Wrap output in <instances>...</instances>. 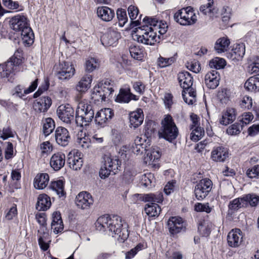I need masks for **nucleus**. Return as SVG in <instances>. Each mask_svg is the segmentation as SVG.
<instances>
[{"label": "nucleus", "instance_id": "f257e3e1", "mask_svg": "<svg viewBox=\"0 0 259 259\" xmlns=\"http://www.w3.org/2000/svg\"><path fill=\"white\" fill-rule=\"evenodd\" d=\"M95 225L96 230L99 231L105 232L108 230L113 237H117L121 242H124L129 236L127 223L117 215H101L98 218Z\"/></svg>", "mask_w": 259, "mask_h": 259}, {"label": "nucleus", "instance_id": "f03ea898", "mask_svg": "<svg viewBox=\"0 0 259 259\" xmlns=\"http://www.w3.org/2000/svg\"><path fill=\"white\" fill-rule=\"evenodd\" d=\"M144 24L141 27L144 31L141 34L137 35V41L145 45L153 46L160 41V36L157 35L165 34L168 29V25L165 21L159 20L156 17L146 16L143 19Z\"/></svg>", "mask_w": 259, "mask_h": 259}, {"label": "nucleus", "instance_id": "7ed1b4c3", "mask_svg": "<svg viewBox=\"0 0 259 259\" xmlns=\"http://www.w3.org/2000/svg\"><path fill=\"white\" fill-rule=\"evenodd\" d=\"M11 28L18 34H20L25 46H30L34 42V34L29 26L27 18L23 15H18L10 21Z\"/></svg>", "mask_w": 259, "mask_h": 259}, {"label": "nucleus", "instance_id": "20e7f679", "mask_svg": "<svg viewBox=\"0 0 259 259\" xmlns=\"http://www.w3.org/2000/svg\"><path fill=\"white\" fill-rule=\"evenodd\" d=\"M23 59V51L17 49L9 60L0 64V78L7 82H14L15 79V71L17 67L22 64Z\"/></svg>", "mask_w": 259, "mask_h": 259}, {"label": "nucleus", "instance_id": "39448f33", "mask_svg": "<svg viewBox=\"0 0 259 259\" xmlns=\"http://www.w3.org/2000/svg\"><path fill=\"white\" fill-rule=\"evenodd\" d=\"M94 107L90 102H79L75 112V121L77 126L87 125L94 118Z\"/></svg>", "mask_w": 259, "mask_h": 259}, {"label": "nucleus", "instance_id": "423d86ee", "mask_svg": "<svg viewBox=\"0 0 259 259\" xmlns=\"http://www.w3.org/2000/svg\"><path fill=\"white\" fill-rule=\"evenodd\" d=\"M143 200L149 202L145 206V211L149 218H155L159 216L161 209L157 203H161L163 201V195L161 192L156 193L144 194Z\"/></svg>", "mask_w": 259, "mask_h": 259}, {"label": "nucleus", "instance_id": "0eeeda50", "mask_svg": "<svg viewBox=\"0 0 259 259\" xmlns=\"http://www.w3.org/2000/svg\"><path fill=\"white\" fill-rule=\"evenodd\" d=\"M161 124L160 131L159 132L160 137L170 142L177 139L179 135V130L170 114L165 115Z\"/></svg>", "mask_w": 259, "mask_h": 259}, {"label": "nucleus", "instance_id": "6e6552de", "mask_svg": "<svg viewBox=\"0 0 259 259\" xmlns=\"http://www.w3.org/2000/svg\"><path fill=\"white\" fill-rule=\"evenodd\" d=\"M104 159V165L101 167L99 171L100 176L102 179L108 177L112 172L113 175L116 174L121 165V161L116 156L106 155Z\"/></svg>", "mask_w": 259, "mask_h": 259}, {"label": "nucleus", "instance_id": "1a4fd4ad", "mask_svg": "<svg viewBox=\"0 0 259 259\" xmlns=\"http://www.w3.org/2000/svg\"><path fill=\"white\" fill-rule=\"evenodd\" d=\"M175 21L181 25H191L196 22L197 16L191 6L183 8L174 15Z\"/></svg>", "mask_w": 259, "mask_h": 259}, {"label": "nucleus", "instance_id": "9d476101", "mask_svg": "<svg viewBox=\"0 0 259 259\" xmlns=\"http://www.w3.org/2000/svg\"><path fill=\"white\" fill-rule=\"evenodd\" d=\"M121 37L120 33L117 29L109 27L100 38L101 44L105 47H115L118 44V40Z\"/></svg>", "mask_w": 259, "mask_h": 259}, {"label": "nucleus", "instance_id": "9b49d317", "mask_svg": "<svg viewBox=\"0 0 259 259\" xmlns=\"http://www.w3.org/2000/svg\"><path fill=\"white\" fill-rule=\"evenodd\" d=\"M212 187V181L208 178L202 179L195 185L194 193L198 200L204 199L211 191Z\"/></svg>", "mask_w": 259, "mask_h": 259}, {"label": "nucleus", "instance_id": "f8f14e48", "mask_svg": "<svg viewBox=\"0 0 259 259\" xmlns=\"http://www.w3.org/2000/svg\"><path fill=\"white\" fill-rule=\"evenodd\" d=\"M74 65L68 62H60L56 67V75L59 79L68 80L75 74Z\"/></svg>", "mask_w": 259, "mask_h": 259}, {"label": "nucleus", "instance_id": "ddd939ff", "mask_svg": "<svg viewBox=\"0 0 259 259\" xmlns=\"http://www.w3.org/2000/svg\"><path fill=\"white\" fill-rule=\"evenodd\" d=\"M167 227L170 236L174 237L181 232L186 231V223L180 217H171L168 220Z\"/></svg>", "mask_w": 259, "mask_h": 259}, {"label": "nucleus", "instance_id": "4468645a", "mask_svg": "<svg viewBox=\"0 0 259 259\" xmlns=\"http://www.w3.org/2000/svg\"><path fill=\"white\" fill-rule=\"evenodd\" d=\"M57 114L59 118L66 123H71L74 120V110L69 104L60 105L57 109Z\"/></svg>", "mask_w": 259, "mask_h": 259}, {"label": "nucleus", "instance_id": "2eb2a0df", "mask_svg": "<svg viewBox=\"0 0 259 259\" xmlns=\"http://www.w3.org/2000/svg\"><path fill=\"white\" fill-rule=\"evenodd\" d=\"M94 203L91 194L86 191L80 192L76 197L75 203L78 208L89 209Z\"/></svg>", "mask_w": 259, "mask_h": 259}, {"label": "nucleus", "instance_id": "dca6fc26", "mask_svg": "<svg viewBox=\"0 0 259 259\" xmlns=\"http://www.w3.org/2000/svg\"><path fill=\"white\" fill-rule=\"evenodd\" d=\"M55 138L57 144L62 147L68 145L71 136L68 130L64 127L58 126L55 131Z\"/></svg>", "mask_w": 259, "mask_h": 259}, {"label": "nucleus", "instance_id": "f3484780", "mask_svg": "<svg viewBox=\"0 0 259 259\" xmlns=\"http://www.w3.org/2000/svg\"><path fill=\"white\" fill-rule=\"evenodd\" d=\"M243 233L238 228L232 229L227 236V243L231 247H239L243 241Z\"/></svg>", "mask_w": 259, "mask_h": 259}, {"label": "nucleus", "instance_id": "a211bd4d", "mask_svg": "<svg viewBox=\"0 0 259 259\" xmlns=\"http://www.w3.org/2000/svg\"><path fill=\"white\" fill-rule=\"evenodd\" d=\"M114 116L113 109L109 108L102 109L98 111L95 116L96 123L101 126H104Z\"/></svg>", "mask_w": 259, "mask_h": 259}, {"label": "nucleus", "instance_id": "6ab92c4d", "mask_svg": "<svg viewBox=\"0 0 259 259\" xmlns=\"http://www.w3.org/2000/svg\"><path fill=\"white\" fill-rule=\"evenodd\" d=\"M245 53V46L244 43H236L233 45L231 50L227 54L228 58L232 60H241Z\"/></svg>", "mask_w": 259, "mask_h": 259}, {"label": "nucleus", "instance_id": "aec40b11", "mask_svg": "<svg viewBox=\"0 0 259 259\" xmlns=\"http://www.w3.org/2000/svg\"><path fill=\"white\" fill-rule=\"evenodd\" d=\"M52 104V101L50 97L42 96L34 102L33 108L36 112L45 113L48 111Z\"/></svg>", "mask_w": 259, "mask_h": 259}, {"label": "nucleus", "instance_id": "412c9836", "mask_svg": "<svg viewBox=\"0 0 259 259\" xmlns=\"http://www.w3.org/2000/svg\"><path fill=\"white\" fill-rule=\"evenodd\" d=\"M65 162V154L62 152H57L52 155L50 159V164L53 170L58 171L64 167Z\"/></svg>", "mask_w": 259, "mask_h": 259}, {"label": "nucleus", "instance_id": "4be33fe9", "mask_svg": "<svg viewBox=\"0 0 259 259\" xmlns=\"http://www.w3.org/2000/svg\"><path fill=\"white\" fill-rule=\"evenodd\" d=\"M81 153L79 152H70L67 160L69 167L75 170H80L83 163V160L80 157Z\"/></svg>", "mask_w": 259, "mask_h": 259}, {"label": "nucleus", "instance_id": "5701e85b", "mask_svg": "<svg viewBox=\"0 0 259 259\" xmlns=\"http://www.w3.org/2000/svg\"><path fill=\"white\" fill-rule=\"evenodd\" d=\"M220 80L219 72L216 70H212L205 75L204 82L208 88L214 89L219 85Z\"/></svg>", "mask_w": 259, "mask_h": 259}, {"label": "nucleus", "instance_id": "b1692460", "mask_svg": "<svg viewBox=\"0 0 259 259\" xmlns=\"http://www.w3.org/2000/svg\"><path fill=\"white\" fill-rule=\"evenodd\" d=\"M97 15L103 21L108 22L115 17L114 10L107 6H100L97 9Z\"/></svg>", "mask_w": 259, "mask_h": 259}, {"label": "nucleus", "instance_id": "393cba45", "mask_svg": "<svg viewBox=\"0 0 259 259\" xmlns=\"http://www.w3.org/2000/svg\"><path fill=\"white\" fill-rule=\"evenodd\" d=\"M130 126L134 128L141 125L144 120V113L143 110L138 108L136 111L131 112L129 114Z\"/></svg>", "mask_w": 259, "mask_h": 259}, {"label": "nucleus", "instance_id": "a878e982", "mask_svg": "<svg viewBox=\"0 0 259 259\" xmlns=\"http://www.w3.org/2000/svg\"><path fill=\"white\" fill-rule=\"evenodd\" d=\"M228 157L227 148L222 146L214 147L211 153L212 160L217 162H224Z\"/></svg>", "mask_w": 259, "mask_h": 259}, {"label": "nucleus", "instance_id": "bb28decb", "mask_svg": "<svg viewBox=\"0 0 259 259\" xmlns=\"http://www.w3.org/2000/svg\"><path fill=\"white\" fill-rule=\"evenodd\" d=\"M178 79L181 87L183 89H188L192 86L193 77L187 71H182L179 72L178 74Z\"/></svg>", "mask_w": 259, "mask_h": 259}, {"label": "nucleus", "instance_id": "cd10ccee", "mask_svg": "<svg viewBox=\"0 0 259 259\" xmlns=\"http://www.w3.org/2000/svg\"><path fill=\"white\" fill-rule=\"evenodd\" d=\"M236 117V111L233 108H227L220 119L219 122L222 125H227L233 122Z\"/></svg>", "mask_w": 259, "mask_h": 259}, {"label": "nucleus", "instance_id": "c85d7f7f", "mask_svg": "<svg viewBox=\"0 0 259 259\" xmlns=\"http://www.w3.org/2000/svg\"><path fill=\"white\" fill-rule=\"evenodd\" d=\"M161 157V153L157 147H152L147 150L146 156H145L144 162L148 165H153L154 162L157 161Z\"/></svg>", "mask_w": 259, "mask_h": 259}, {"label": "nucleus", "instance_id": "c756f323", "mask_svg": "<svg viewBox=\"0 0 259 259\" xmlns=\"http://www.w3.org/2000/svg\"><path fill=\"white\" fill-rule=\"evenodd\" d=\"M129 17L131 20V24L134 26H138L141 24V20L142 15L139 14L138 8L134 5H130L127 9Z\"/></svg>", "mask_w": 259, "mask_h": 259}, {"label": "nucleus", "instance_id": "7c9ffc66", "mask_svg": "<svg viewBox=\"0 0 259 259\" xmlns=\"http://www.w3.org/2000/svg\"><path fill=\"white\" fill-rule=\"evenodd\" d=\"M232 14V10L229 6H224L221 11V21L220 26L222 29L227 28L229 26V22Z\"/></svg>", "mask_w": 259, "mask_h": 259}, {"label": "nucleus", "instance_id": "2f4dec72", "mask_svg": "<svg viewBox=\"0 0 259 259\" xmlns=\"http://www.w3.org/2000/svg\"><path fill=\"white\" fill-rule=\"evenodd\" d=\"M51 205V202L50 197L46 194H41L38 195L36 204L37 210L46 211L50 207Z\"/></svg>", "mask_w": 259, "mask_h": 259}, {"label": "nucleus", "instance_id": "473e14b6", "mask_svg": "<svg viewBox=\"0 0 259 259\" xmlns=\"http://www.w3.org/2000/svg\"><path fill=\"white\" fill-rule=\"evenodd\" d=\"M11 178L14 182H11L9 185L8 191L10 192H14L15 190L20 188L19 181L21 178V172L18 169H13L11 174Z\"/></svg>", "mask_w": 259, "mask_h": 259}, {"label": "nucleus", "instance_id": "72a5a7b5", "mask_svg": "<svg viewBox=\"0 0 259 259\" xmlns=\"http://www.w3.org/2000/svg\"><path fill=\"white\" fill-rule=\"evenodd\" d=\"M49 176L47 173L38 174L34 179V187L37 189H43L48 185Z\"/></svg>", "mask_w": 259, "mask_h": 259}, {"label": "nucleus", "instance_id": "f704fd0d", "mask_svg": "<svg viewBox=\"0 0 259 259\" xmlns=\"http://www.w3.org/2000/svg\"><path fill=\"white\" fill-rule=\"evenodd\" d=\"M129 52L131 57L137 60H143L146 54L145 48L139 45H132L129 47Z\"/></svg>", "mask_w": 259, "mask_h": 259}, {"label": "nucleus", "instance_id": "c9c22d12", "mask_svg": "<svg viewBox=\"0 0 259 259\" xmlns=\"http://www.w3.org/2000/svg\"><path fill=\"white\" fill-rule=\"evenodd\" d=\"M244 88L250 92H259V74L250 77L245 81Z\"/></svg>", "mask_w": 259, "mask_h": 259}, {"label": "nucleus", "instance_id": "e433bc0d", "mask_svg": "<svg viewBox=\"0 0 259 259\" xmlns=\"http://www.w3.org/2000/svg\"><path fill=\"white\" fill-rule=\"evenodd\" d=\"M65 182L61 180L55 181H52L49 187L50 189L55 191L59 198L65 197L66 192L64 190Z\"/></svg>", "mask_w": 259, "mask_h": 259}, {"label": "nucleus", "instance_id": "4c0bfd02", "mask_svg": "<svg viewBox=\"0 0 259 259\" xmlns=\"http://www.w3.org/2000/svg\"><path fill=\"white\" fill-rule=\"evenodd\" d=\"M230 40L227 36L218 39L214 44V50L218 53L225 52L229 49Z\"/></svg>", "mask_w": 259, "mask_h": 259}, {"label": "nucleus", "instance_id": "58836bf2", "mask_svg": "<svg viewBox=\"0 0 259 259\" xmlns=\"http://www.w3.org/2000/svg\"><path fill=\"white\" fill-rule=\"evenodd\" d=\"M130 93V87L121 88L119 89L118 95L115 98V101L118 103L127 104L130 100L129 94Z\"/></svg>", "mask_w": 259, "mask_h": 259}, {"label": "nucleus", "instance_id": "ea45409f", "mask_svg": "<svg viewBox=\"0 0 259 259\" xmlns=\"http://www.w3.org/2000/svg\"><path fill=\"white\" fill-rule=\"evenodd\" d=\"M42 133L46 137L50 135L55 128V122L51 117L46 118L42 120Z\"/></svg>", "mask_w": 259, "mask_h": 259}, {"label": "nucleus", "instance_id": "a19ab883", "mask_svg": "<svg viewBox=\"0 0 259 259\" xmlns=\"http://www.w3.org/2000/svg\"><path fill=\"white\" fill-rule=\"evenodd\" d=\"M92 76L90 74L84 75L76 87V90L79 92H84L90 87L92 81Z\"/></svg>", "mask_w": 259, "mask_h": 259}, {"label": "nucleus", "instance_id": "79ce46f5", "mask_svg": "<svg viewBox=\"0 0 259 259\" xmlns=\"http://www.w3.org/2000/svg\"><path fill=\"white\" fill-rule=\"evenodd\" d=\"M199 10L203 14L208 15L210 17H213L218 11V9L214 7L213 0H208L207 4L200 6Z\"/></svg>", "mask_w": 259, "mask_h": 259}, {"label": "nucleus", "instance_id": "37998d69", "mask_svg": "<svg viewBox=\"0 0 259 259\" xmlns=\"http://www.w3.org/2000/svg\"><path fill=\"white\" fill-rule=\"evenodd\" d=\"M182 97L184 101L189 105L193 104V101L196 96L195 90L191 86L188 89H183Z\"/></svg>", "mask_w": 259, "mask_h": 259}, {"label": "nucleus", "instance_id": "c03bdc74", "mask_svg": "<svg viewBox=\"0 0 259 259\" xmlns=\"http://www.w3.org/2000/svg\"><path fill=\"white\" fill-rule=\"evenodd\" d=\"M52 218V226H59L58 227H55L54 228V232H56L57 233L61 232L63 230L64 227L60 212L58 211L54 212L53 214Z\"/></svg>", "mask_w": 259, "mask_h": 259}, {"label": "nucleus", "instance_id": "a18cd8bd", "mask_svg": "<svg viewBox=\"0 0 259 259\" xmlns=\"http://www.w3.org/2000/svg\"><path fill=\"white\" fill-rule=\"evenodd\" d=\"M242 199L246 207L249 204L251 206H256L259 202V196L253 193L243 195Z\"/></svg>", "mask_w": 259, "mask_h": 259}, {"label": "nucleus", "instance_id": "49530a36", "mask_svg": "<svg viewBox=\"0 0 259 259\" xmlns=\"http://www.w3.org/2000/svg\"><path fill=\"white\" fill-rule=\"evenodd\" d=\"M244 202L242 199V197L235 198L229 202L228 205L229 210L231 213H234L241 207H246Z\"/></svg>", "mask_w": 259, "mask_h": 259}, {"label": "nucleus", "instance_id": "de8ad7c7", "mask_svg": "<svg viewBox=\"0 0 259 259\" xmlns=\"http://www.w3.org/2000/svg\"><path fill=\"white\" fill-rule=\"evenodd\" d=\"M99 83L100 85H102V89L103 92V96L104 97H105L106 99L112 96L114 91L113 85L107 80L102 81Z\"/></svg>", "mask_w": 259, "mask_h": 259}, {"label": "nucleus", "instance_id": "09e8293b", "mask_svg": "<svg viewBox=\"0 0 259 259\" xmlns=\"http://www.w3.org/2000/svg\"><path fill=\"white\" fill-rule=\"evenodd\" d=\"M103 92L102 89V85H100V83L96 85L93 89V92L92 94V99L95 101H106L105 97L103 96Z\"/></svg>", "mask_w": 259, "mask_h": 259}, {"label": "nucleus", "instance_id": "8fccbe9b", "mask_svg": "<svg viewBox=\"0 0 259 259\" xmlns=\"http://www.w3.org/2000/svg\"><path fill=\"white\" fill-rule=\"evenodd\" d=\"M186 68L190 71L198 73L201 69L200 62L196 59H190L186 63Z\"/></svg>", "mask_w": 259, "mask_h": 259}, {"label": "nucleus", "instance_id": "3c124183", "mask_svg": "<svg viewBox=\"0 0 259 259\" xmlns=\"http://www.w3.org/2000/svg\"><path fill=\"white\" fill-rule=\"evenodd\" d=\"M198 231L202 237H207L210 234L211 228L204 221H200L198 223Z\"/></svg>", "mask_w": 259, "mask_h": 259}, {"label": "nucleus", "instance_id": "603ef678", "mask_svg": "<svg viewBox=\"0 0 259 259\" xmlns=\"http://www.w3.org/2000/svg\"><path fill=\"white\" fill-rule=\"evenodd\" d=\"M116 16L118 25L120 27H123L128 20L126 10L124 9L118 8L116 11Z\"/></svg>", "mask_w": 259, "mask_h": 259}, {"label": "nucleus", "instance_id": "864d4df0", "mask_svg": "<svg viewBox=\"0 0 259 259\" xmlns=\"http://www.w3.org/2000/svg\"><path fill=\"white\" fill-rule=\"evenodd\" d=\"M231 93L227 89H223L219 91L217 97L222 104H227L230 100Z\"/></svg>", "mask_w": 259, "mask_h": 259}, {"label": "nucleus", "instance_id": "5fc2aeb1", "mask_svg": "<svg viewBox=\"0 0 259 259\" xmlns=\"http://www.w3.org/2000/svg\"><path fill=\"white\" fill-rule=\"evenodd\" d=\"M226 65V60L221 58L216 57L211 60L209 62V66L211 68L220 69L223 68Z\"/></svg>", "mask_w": 259, "mask_h": 259}, {"label": "nucleus", "instance_id": "6e6d98bb", "mask_svg": "<svg viewBox=\"0 0 259 259\" xmlns=\"http://www.w3.org/2000/svg\"><path fill=\"white\" fill-rule=\"evenodd\" d=\"M243 127V125L238 121L229 126L227 130V133L231 136L238 135L241 133Z\"/></svg>", "mask_w": 259, "mask_h": 259}, {"label": "nucleus", "instance_id": "4d7b16f0", "mask_svg": "<svg viewBox=\"0 0 259 259\" xmlns=\"http://www.w3.org/2000/svg\"><path fill=\"white\" fill-rule=\"evenodd\" d=\"M131 154V149L130 147L126 145L122 146L119 150L118 153V158L121 161L124 162L128 160Z\"/></svg>", "mask_w": 259, "mask_h": 259}, {"label": "nucleus", "instance_id": "13d9d810", "mask_svg": "<svg viewBox=\"0 0 259 259\" xmlns=\"http://www.w3.org/2000/svg\"><path fill=\"white\" fill-rule=\"evenodd\" d=\"M204 135V131L203 128L201 127L199 125L195 126L192 129V132L191 134V139L192 141L197 142L199 141L201 137Z\"/></svg>", "mask_w": 259, "mask_h": 259}, {"label": "nucleus", "instance_id": "bf43d9fd", "mask_svg": "<svg viewBox=\"0 0 259 259\" xmlns=\"http://www.w3.org/2000/svg\"><path fill=\"white\" fill-rule=\"evenodd\" d=\"M99 64L98 59L91 57L86 61L85 70L88 72H91L98 68Z\"/></svg>", "mask_w": 259, "mask_h": 259}, {"label": "nucleus", "instance_id": "052dcab7", "mask_svg": "<svg viewBox=\"0 0 259 259\" xmlns=\"http://www.w3.org/2000/svg\"><path fill=\"white\" fill-rule=\"evenodd\" d=\"M132 84L134 91L139 94L143 95L146 90V84L142 81L138 80L135 81H132Z\"/></svg>", "mask_w": 259, "mask_h": 259}, {"label": "nucleus", "instance_id": "680f3d73", "mask_svg": "<svg viewBox=\"0 0 259 259\" xmlns=\"http://www.w3.org/2000/svg\"><path fill=\"white\" fill-rule=\"evenodd\" d=\"M175 61L174 57L164 58L160 56L158 58L157 63L160 68H164L172 64Z\"/></svg>", "mask_w": 259, "mask_h": 259}, {"label": "nucleus", "instance_id": "e2e57ef3", "mask_svg": "<svg viewBox=\"0 0 259 259\" xmlns=\"http://www.w3.org/2000/svg\"><path fill=\"white\" fill-rule=\"evenodd\" d=\"M153 177V175L151 172L143 175L140 181L141 185L145 187H151Z\"/></svg>", "mask_w": 259, "mask_h": 259}, {"label": "nucleus", "instance_id": "0e129e2a", "mask_svg": "<svg viewBox=\"0 0 259 259\" xmlns=\"http://www.w3.org/2000/svg\"><path fill=\"white\" fill-rule=\"evenodd\" d=\"M2 3L4 6L9 10L13 11L22 10V9H19L20 5L17 1H13V0H2Z\"/></svg>", "mask_w": 259, "mask_h": 259}, {"label": "nucleus", "instance_id": "69168bd1", "mask_svg": "<svg viewBox=\"0 0 259 259\" xmlns=\"http://www.w3.org/2000/svg\"><path fill=\"white\" fill-rule=\"evenodd\" d=\"M77 143L78 146L81 147L82 148H89L91 144V139L89 136L84 135L83 137H78L77 139Z\"/></svg>", "mask_w": 259, "mask_h": 259}, {"label": "nucleus", "instance_id": "338daca9", "mask_svg": "<svg viewBox=\"0 0 259 259\" xmlns=\"http://www.w3.org/2000/svg\"><path fill=\"white\" fill-rule=\"evenodd\" d=\"M252 100L251 97L248 96L243 97L240 101V106L244 109H249L252 107Z\"/></svg>", "mask_w": 259, "mask_h": 259}, {"label": "nucleus", "instance_id": "774afa93", "mask_svg": "<svg viewBox=\"0 0 259 259\" xmlns=\"http://www.w3.org/2000/svg\"><path fill=\"white\" fill-rule=\"evenodd\" d=\"M246 174L248 178L251 179L258 178L259 177V164L248 169Z\"/></svg>", "mask_w": 259, "mask_h": 259}]
</instances>
